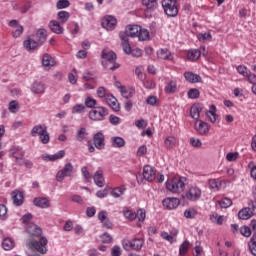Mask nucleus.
Listing matches in <instances>:
<instances>
[{"label": "nucleus", "mask_w": 256, "mask_h": 256, "mask_svg": "<svg viewBox=\"0 0 256 256\" xmlns=\"http://www.w3.org/2000/svg\"><path fill=\"white\" fill-rule=\"evenodd\" d=\"M87 129L80 128L76 134L77 141H84V139H87Z\"/></svg>", "instance_id": "nucleus-48"}, {"label": "nucleus", "mask_w": 256, "mask_h": 256, "mask_svg": "<svg viewBox=\"0 0 256 256\" xmlns=\"http://www.w3.org/2000/svg\"><path fill=\"white\" fill-rule=\"evenodd\" d=\"M69 17H71V14L67 11H60L58 12V19L60 20V23H67L69 21Z\"/></svg>", "instance_id": "nucleus-44"}, {"label": "nucleus", "mask_w": 256, "mask_h": 256, "mask_svg": "<svg viewBox=\"0 0 256 256\" xmlns=\"http://www.w3.org/2000/svg\"><path fill=\"white\" fill-rule=\"evenodd\" d=\"M0 219L5 221L7 219V206L0 204Z\"/></svg>", "instance_id": "nucleus-58"}, {"label": "nucleus", "mask_w": 256, "mask_h": 256, "mask_svg": "<svg viewBox=\"0 0 256 256\" xmlns=\"http://www.w3.org/2000/svg\"><path fill=\"white\" fill-rule=\"evenodd\" d=\"M184 78L188 81V83H201V77L193 72H185Z\"/></svg>", "instance_id": "nucleus-29"}, {"label": "nucleus", "mask_w": 256, "mask_h": 256, "mask_svg": "<svg viewBox=\"0 0 256 256\" xmlns=\"http://www.w3.org/2000/svg\"><path fill=\"white\" fill-rule=\"evenodd\" d=\"M188 201H197L201 199V189L199 187H191L188 192L184 195Z\"/></svg>", "instance_id": "nucleus-11"}, {"label": "nucleus", "mask_w": 256, "mask_h": 256, "mask_svg": "<svg viewBox=\"0 0 256 256\" xmlns=\"http://www.w3.org/2000/svg\"><path fill=\"white\" fill-rule=\"evenodd\" d=\"M47 243H49V241L45 236H41L39 241L35 239H29L27 241L28 247L34 249L38 253H41V255H45L47 253Z\"/></svg>", "instance_id": "nucleus-3"}, {"label": "nucleus", "mask_w": 256, "mask_h": 256, "mask_svg": "<svg viewBox=\"0 0 256 256\" xmlns=\"http://www.w3.org/2000/svg\"><path fill=\"white\" fill-rule=\"evenodd\" d=\"M26 231L27 233H29V235H32L33 237H39L43 234V230L41 229V227L33 223L27 225Z\"/></svg>", "instance_id": "nucleus-19"}, {"label": "nucleus", "mask_w": 256, "mask_h": 256, "mask_svg": "<svg viewBox=\"0 0 256 256\" xmlns=\"http://www.w3.org/2000/svg\"><path fill=\"white\" fill-rule=\"evenodd\" d=\"M218 205H220L222 209H228V207L233 205V201H231L230 198H223L222 200L218 201Z\"/></svg>", "instance_id": "nucleus-47"}, {"label": "nucleus", "mask_w": 256, "mask_h": 256, "mask_svg": "<svg viewBox=\"0 0 256 256\" xmlns=\"http://www.w3.org/2000/svg\"><path fill=\"white\" fill-rule=\"evenodd\" d=\"M85 112V105L83 104H76L73 108H72V113L75 115L77 113H84Z\"/></svg>", "instance_id": "nucleus-54"}, {"label": "nucleus", "mask_w": 256, "mask_h": 256, "mask_svg": "<svg viewBox=\"0 0 256 256\" xmlns=\"http://www.w3.org/2000/svg\"><path fill=\"white\" fill-rule=\"evenodd\" d=\"M12 199H13V203L14 205H16V207H20V205H23V192L21 191H13L12 192Z\"/></svg>", "instance_id": "nucleus-25"}, {"label": "nucleus", "mask_w": 256, "mask_h": 256, "mask_svg": "<svg viewBox=\"0 0 256 256\" xmlns=\"http://www.w3.org/2000/svg\"><path fill=\"white\" fill-rule=\"evenodd\" d=\"M158 59H162L163 61H173V54L167 48H162L157 51Z\"/></svg>", "instance_id": "nucleus-21"}, {"label": "nucleus", "mask_w": 256, "mask_h": 256, "mask_svg": "<svg viewBox=\"0 0 256 256\" xmlns=\"http://www.w3.org/2000/svg\"><path fill=\"white\" fill-rule=\"evenodd\" d=\"M239 159V153L238 152H229L226 155V160L227 161H237Z\"/></svg>", "instance_id": "nucleus-61"}, {"label": "nucleus", "mask_w": 256, "mask_h": 256, "mask_svg": "<svg viewBox=\"0 0 256 256\" xmlns=\"http://www.w3.org/2000/svg\"><path fill=\"white\" fill-rule=\"evenodd\" d=\"M185 183H187V178L175 177L166 182V188L168 191H171V193H181L185 191Z\"/></svg>", "instance_id": "nucleus-2"}, {"label": "nucleus", "mask_w": 256, "mask_h": 256, "mask_svg": "<svg viewBox=\"0 0 256 256\" xmlns=\"http://www.w3.org/2000/svg\"><path fill=\"white\" fill-rule=\"evenodd\" d=\"M142 5L146 8V13H149V11H155L159 6L157 0H142Z\"/></svg>", "instance_id": "nucleus-26"}, {"label": "nucleus", "mask_w": 256, "mask_h": 256, "mask_svg": "<svg viewBox=\"0 0 256 256\" xmlns=\"http://www.w3.org/2000/svg\"><path fill=\"white\" fill-rule=\"evenodd\" d=\"M122 97H124L125 99H131V97H133V95H135V89L133 88H129L127 89L126 87L121 88L120 91Z\"/></svg>", "instance_id": "nucleus-42"}, {"label": "nucleus", "mask_w": 256, "mask_h": 256, "mask_svg": "<svg viewBox=\"0 0 256 256\" xmlns=\"http://www.w3.org/2000/svg\"><path fill=\"white\" fill-rule=\"evenodd\" d=\"M68 81L71 85H75V83H77V69H73L72 72L68 74Z\"/></svg>", "instance_id": "nucleus-50"}, {"label": "nucleus", "mask_w": 256, "mask_h": 256, "mask_svg": "<svg viewBox=\"0 0 256 256\" xmlns=\"http://www.w3.org/2000/svg\"><path fill=\"white\" fill-rule=\"evenodd\" d=\"M2 247L5 251H11L15 247V242L11 238H5L2 242Z\"/></svg>", "instance_id": "nucleus-41"}, {"label": "nucleus", "mask_w": 256, "mask_h": 256, "mask_svg": "<svg viewBox=\"0 0 256 256\" xmlns=\"http://www.w3.org/2000/svg\"><path fill=\"white\" fill-rule=\"evenodd\" d=\"M105 103L113 109V111H119L121 109V106H119V102L117 101V98L113 95L106 96V99H104Z\"/></svg>", "instance_id": "nucleus-20"}, {"label": "nucleus", "mask_w": 256, "mask_h": 256, "mask_svg": "<svg viewBox=\"0 0 256 256\" xmlns=\"http://www.w3.org/2000/svg\"><path fill=\"white\" fill-rule=\"evenodd\" d=\"M165 93H177V80H169L164 88Z\"/></svg>", "instance_id": "nucleus-30"}, {"label": "nucleus", "mask_w": 256, "mask_h": 256, "mask_svg": "<svg viewBox=\"0 0 256 256\" xmlns=\"http://www.w3.org/2000/svg\"><path fill=\"white\" fill-rule=\"evenodd\" d=\"M131 242H132V249L134 251H141V249H143V244L145 243L143 238H134L133 240H131Z\"/></svg>", "instance_id": "nucleus-38"}, {"label": "nucleus", "mask_w": 256, "mask_h": 256, "mask_svg": "<svg viewBox=\"0 0 256 256\" xmlns=\"http://www.w3.org/2000/svg\"><path fill=\"white\" fill-rule=\"evenodd\" d=\"M72 173H73V164L67 163L64 166V168L57 173L56 179L57 181L61 182L65 179V177H71Z\"/></svg>", "instance_id": "nucleus-10"}, {"label": "nucleus", "mask_w": 256, "mask_h": 256, "mask_svg": "<svg viewBox=\"0 0 256 256\" xmlns=\"http://www.w3.org/2000/svg\"><path fill=\"white\" fill-rule=\"evenodd\" d=\"M23 45L27 51H35V49L40 46L39 42L35 41L32 38H28L27 40H25Z\"/></svg>", "instance_id": "nucleus-28"}, {"label": "nucleus", "mask_w": 256, "mask_h": 256, "mask_svg": "<svg viewBox=\"0 0 256 256\" xmlns=\"http://www.w3.org/2000/svg\"><path fill=\"white\" fill-rule=\"evenodd\" d=\"M95 148L99 151L105 149V134H103V132H97L96 134H94L93 143H91V141H88L89 153H95Z\"/></svg>", "instance_id": "nucleus-4"}, {"label": "nucleus", "mask_w": 256, "mask_h": 256, "mask_svg": "<svg viewBox=\"0 0 256 256\" xmlns=\"http://www.w3.org/2000/svg\"><path fill=\"white\" fill-rule=\"evenodd\" d=\"M18 107H19V104L15 100H12L8 105V109H9L10 113H17Z\"/></svg>", "instance_id": "nucleus-60"}, {"label": "nucleus", "mask_w": 256, "mask_h": 256, "mask_svg": "<svg viewBox=\"0 0 256 256\" xmlns=\"http://www.w3.org/2000/svg\"><path fill=\"white\" fill-rule=\"evenodd\" d=\"M93 179L97 187H105V178L103 177V172L101 171L95 172Z\"/></svg>", "instance_id": "nucleus-31"}, {"label": "nucleus", "mask_w": 256, "mask_h": 256, "mask_svg": "<svg viewBox=\"0 0 256 256\" xmlns=\"http://www.w3.org/2000/svg\"><path fill=\"white\" fill-rule=\"evenodd\" d=\"M203 111V106L199 103L193 104L190 108V116L195 121H199V117H201V112Z\"/></svg>", "instance_id": "nucleus-18"}, {"label": "nucleus", "mask_w": 256, "mask_h": 256, "mask_svg": "<svg viewBox=\"0 0 256 256\" xmlns=\"http://www.w3.org/2000/svg\"><path fill=\"white\" fill-rule=\"evenodd\" d=\"M236 69L239 75H242V77H246L247 75H249V69L247 68V66L240 65Z\"/></svg>", "instance_id": "nucleus-53"}, {"label": "nucleus", "mask_w": 256, "mask_h": 256, "mask_svg": "<svg viewBox=\"0 0 256 256\" xmlns=\"http://www.w3.org/2000/svg\"><path fill=\"white\" fill-rule=\"evenodd\" d=\"M194 129L198 135H207L211 129L209 123L203 120H196L194 123Z\"/></svg>", "instance_id": "nucleus-7"}, {"label": "nucleus", "mask_w": 256, "mask_h": 256, "mask_svg": "<svg viewBox=\"0 0 256 256\" xmlns=\"http://www.w3.org/2000/svg\"><path fill=\"white\" fill-rule=\"evenodd\" d=\"M146 103L152 107H155L159 105V100L157 99V96H149L146 100Z\"/></svg>", "instance_id": "nucleus-57"}, {"label": "nucleus", "mask_w": 256, "mask_h": 256, "mask_svg": "<svg viewBox=\"0 0 256 256\" xmlns=\"http://www.w3.org/2000/svg\"><path fill=\"white\" fill-rule=\"evenodd\" d=\"M211 33H200L198 34V39L202 41V43H205V41H211Z\"/></svg>", "instance_id": "nucleus-59"}, {"label": "nucleus", "mask_w": 256, "mask_h": 256, "mask_svg": "<svg viewBox=\"0 0 256 256\" xmlns=\"http://www.w3.org/2000/svg\"><path fill=\"white\" fill-rule=\"evenodd\" d=\"M9 155L12 159H15L16 161H23V159H25V151L17 146H13L9 150Z\"/></svg>", "instance_id": "nucleus-13"}, {"label": "nucleus", "mask_w": 256, "mask_h": 256, "mask_svg": "<svg viewBox=\"0 0 256 256\" xmlns=\"http://www.w3.org/2000/svg\"><path fill=\"white\" fill-rule=\"evenodd\" d=\"M36 40L37 43L43 45L45 41H47V30L46 29H39L36 33Z\"/></svg>", "instance_id": "nucleus-36"}, {"label": "nucleus", "mask_w": 256, "mask_h": 256, "mask_svg": "<svg viewBox=\"0 0 256 256\" xmlns=\"http://www.w3.org/2000/svg\"><path fill=\"white\" fill-rule=\"evenodd\" d=\"M49 27L53 33H56L57 35H61L63 33L64 29L61 27V24L55 20L51 21L49 24Z\"/></svg>", "instance_id": "nucleus-37"}, {"label": "nucleus", "mask_w": 256, "mask_h": 256, "mask_svg": "<svg viewBox=\"0 0 256 256\" xmlns=\"http://www.w3.org/2000/svg\"><path fill=\"white\" fill-rule=\"evenodd\" d=\"M253 204V202H251ZM253 211H255V205H252V209L247 207L238 212L239 219L247 221V219H251L253 217Z\"/></svg>", "instance_id": "nucleus-17"}, {"label": "nucleus", "mask_w": 256, "mask_h": 256, "mask_svg": "<svg viewBox=\"0 0 256 256\" xmlns=\"http://www.w3.org/2000/svg\"><path fill=\"white\" fill-rule=\"evenodd\" d=\"M65 157V151L60 150L58 153L54 155L44 154L42 155L43 161H57L59 159H63Z\"/></svg>", "instance_id": "nucleus-24"}, {"label": "nucleus", "mask_w": 256, "mask_h": 256, "mask_svg": "<svg viewBox=\"0 0 256 256\" xmlns=\"http://www.w3.org/2000/svg\"><path fill=\"white\" fill-rule=\"evenodd\" d=\"M206 117L209 119L210 123H217V107L212 104L208 111H206Z\"/></svg>", "instance_id": "nucleus-23"}, {"label": "nucleus", "mask_w": 256, "mask_h": 256, "mask_svg": "<svg viewBox=\"0 0 256 256\" xmlns=\"http://www.w3.org/2000/svg\"><path fill=\"white\" fill-rule=\"evenodd\" d=\"M240 233L243 237H251V228L248 226H243L240 228Z\"/></svg>", "instance_id": "nucleus-62"}, {"label": "nucleus", "mask_w": 256, "mask_h": 256, "mask_svg": "<svg viewBox=\"0 0 256 256\" xmlns=\"http://www.w3.org/2000/svg\"><path fill=\"white\" fill-rule=\"evenodd\" d=\"M162 8L167 17H177L179 15L177 0H162Z\"/></svg>", "instance_id": "nucleus-5"}, {"label": "nucleus", "mask_w": 256, "mask_h": 256, "mask_svg": "<svg viewBox=\"0 0 256 256\" xmlns=\"http://www.w3.org/2000/svg\"><path fill=\"white\" fill-rule=\"evenodd\" d=\"M33 205L40 209H49V207H51V201L46 197H36L33 200Z\"/></svg>", "instance_id": "nucleus-14"}, {"label": "nucleus", "mask_w": 256, "mask_h": 256, "mask_svg": "<svg viewBox=\"0 0 256 256\" xmlns=\"http://www.w3.org/2000/svg\"><path fill=\"white\" fill-rule=\"evenodd\" d=\"M85 105H86V107H89L90 109H93V107H95L97 105V100H95L92 97H87L85 99Z\"/></svg>", "instance_id": "nucleus-55"}, {"label": "nucleus", "mask_w": 256, "mask_h": 256, "mask_svg": "<svg viewBox=\"0 0 256 256\" xmlns=\"http://www.w3.org/2000/svg\"><path fill=\"white\" fill-rule=\"evenodd\" d=\"M125 191H127L125 186L116 187L111 191L110 195H112L114 199H119V197H121Z\"/></svg>", "instance_id": "nucleus-39"}, {"label": "nucleus", "mask_w": 256, "mask_h": 256, "mask_svg": "<svg viewBox=\"0 0 256 256\" xmlns=\"http://www.w3.org/2000/svg\"><path fill=\"white\" fill-rule=\"evenodd\" d=\"M248 249L250 253L256 256V233H254L248 242Z\"/></svg>", "instance_id": "nucleus-40"}, {"label": "nucleus", "mask_w": 256, "mask_h": 256, "mask_svg": "<svg viewBox=\"0 0 256 256\" xmlns=\"http://www.w3.org/2000/svg\"><path fill=\"white\" fill-rule=\"evenodd\" d=\"M142 175L145 181H148V183H151L152 181H155L157 170H155V168L151 165H145L143 168Z\"/></svg>", "instance_id": "nucleus-8"}, {"label": "nucleus", "mask_w": 256, "mask_h": 256, "mask_svg": "<svg viewBox=\"0 0 256 256\" xmlns=\"http://www.w3.org/2000/svg\"><path fill=\"white\" fill-rule=\"evenodd\" d=\"M163 207H165V209H168L169 211L173 210V209H177V207H179V205L181 204V201L179 200V198H165L162 201Z\"/></svg>", "instance_id": "nucleus-12"}, {"label": "nucleus", "mask_w": 256, "mask_h": 256, "mask_svg": "<svg viewBox=\"0 0 256 256\" xmlns=\"http://www.w3.org/2000/svg\"><path fill=\"white\" fill-rule=\"evenodd\" d=\"M123 215L124 217H126V219H129L130 221H135V219H137V213L131 210H124Z\"/></svg>", "instance_id": "nucleus-51"}, {"label": "nucleus", "mask_w": 256, "mask_h": 256, "mask_svg": "<svg viewBox=\"0 0 256 256\" xmlns=\"http://www.w3.org/2000/svg\"><path fill=\"white\" fill-rule=\"evenodd\" d=\"M139 31H141V26H139V25H128L126 27L125 31L120 32V33H125L126 36H127V39H129V37H138Z\"/></svg>", "instance_id": "nucleus-16"}, {"label": "nucleus", "mask_w": 256, "mask_h": 256, "mask_svg": "<svg viewBox=\"0 0 256 256\" xmlns=\"http://www.w3.org/2000/svg\"><path fill=\"white\" fill-rule=\"evenodd\" d=\"M47 132V126L46 125H36L31 130L32 137H37V135L40 137V135H43Z\"/></svg>", "instance_id": "nucleus-27"}, {"label": "nucleus", "mask_w": 256, "mask_h": 256, "mask_svg": "<svg viewBox=\"0 0 256 256\" xmlns=\"http://www.w3.org/2000/svg\"><path fill=\"white\" fill-rule=\"evenodd\" d=\"M42 65L44 67H55V59L49 54H44L42 57Z\"/></svg>", "instance_id": "nucleus-35"}, {"label": "nucleus", "mask_w": 256, "mask_h": 256, "mask_svg": "<svg viewBox=\"0 0 256 256\" xmlns=\"http://www.w3.org/2000/svg\"><path fill=\"white\" fill-rule=\"evenodd\" d=\"M102 65L105 67V69H108L109 71H115V69H119V64H117L115 61H117V54L111 50H103L102 55Z\"/></svg>", "instance_id": "nucleus-1"}, {"label": "nucleus", "mask_w": 256, "mask_h": 256, "mask_svg": "<svg viewBox=\"0 0 256 256\" xmlns=\"http://www.w3.org/2000/svg\"><path fill=\"white\" fill-rule=\"evenodd\" d=\"M184 217L186 219H195L197 217V210L195 208H188L184 211Z\"/></svg>", "instance_id": "nucleus-43"}, {"label": "nucleus", "mask_w": 256, "mask_h": 256, "mask_svg": "<svg viewBox=\"0 0 256 256\" xmlns=\"http://www.w3.org/2000/svg\"><path fill=\"white\" fill-rule=\"evenodd\" d=\"M187 95H188V99H199L201 92H199V89L197 88H191L188 91Z\"/></svg>", "instance_id": "nucleus-46"}, {"label": "nucleus", "mask_w": 256, "mask_h": 256, "mask_svg": "<svg viewBox=\"0 0 256 256\" xmlns=\"http://www.w3.org/2000/svg\"><path fill=\"white\" fill-rule=\"evenodd\" d=\"M109 115V110L105 107H97L89 112V117L92 121H103Z\"/></svg>", "instance_id": "nucleus-6"}, {"label": "nucleus", "mask_w": 256, "mask_h": 256, "mask_svg": "<svg viewBox=\"0 0 256 256\" xmlns=\"http://www.w3.org/2000/svg\"><path fill=\"white\" fill-rule=\"evenodd\" d=\"M102 27L106 31H114L115 27H117V18L111 15L104 17L102 19Z\"/></svg>", "instance_id": "nucleus-9"}, {"label": "nucleus", "mask_w": 256, "mask_h": 256, "mask_svg": "<svg viewBox=\"0 0 256 256\" xmlns=\"http://www.w3.org/2000/svg\"><path fill=\"white\" fill-rule=\"evenodd\" d=\"M137 37H138L139 41H147L149 39V31H147L146 29H142L140 27Z\"/></svg>", "instance_id": "nucleus-45"}, {"label": "nucleus", "mask_w": 256, "mask_h": 256, "mask_svg": "<svg viewBox=\"0 0 256 256\" xmlns=\"http://www.w3.org/2000/svg\"><path fill=\"white\" fill-rule=\"evenodd\" d=\"M199 57H201V50L199 49L188 50L186 54V58L188 59V61H197Z\"/></svg>", "instance_id": "nucleus-32"}, {"label": "nucleus", "mask_w": 256, "mask_h": 256, "mask_svg": "<svg viewBox=\"0 0 256 256\" xmlns=\"http://www.w3.org/2000/svg\"><path fill=\"white\" fill-rule=\"evenodd\" d=\"M178 143H179V140H177V138L173 136H168L164 140V145L166 149H173V147H177Z\"/></svg>", "instance_id": "nucleus-33"}, {"label": "nucleus", "mask_w": 256, "mask_h": 256, "mask_svg": "<svg viewBox=\"0 0 256 256\" xmlns=\"http://www.w3.org/2000/svg\"><path fill=\"white\" fill-rule=\"evenodd\" d=\"M189 241H184L179 248V255L183 256L189 251Z\"/></svg>", "instance_id": "nucleus-49"}, {"label": "nucleus", "mask_w": 256, "mask_h": 256, "mask_svg": "<svg viewBox=\"0 0 256 256\" xmlns=\"http://www.w3.org/2000/svg\"><path fill=\"white\" fill-rule=\"evenodd\" d=\"M111 145L116 149H121V147H125V139L119 136H114L111 138Z\"/></svg>", "instance_id": "nucleus-34"}, {"label": "nucleus", "mask_w": 256, "mask_h": 256, "mask_svg": "<svg viewBox=\"0 0 256 256\" xmlns=\"http://www.w3.org/2000/svg\"><path fill=\"white\" fill-rule=\"evenodd\" d=\"M45 89V84L39 81L34 82L31 87V91L34 95H43L45 93Z\"/></svg>", "instance_id": "nucleus-22"}, {"label": "nucleus", "mask_w": 256, "mask_h": 256, "mask_svg": "<svg viewBox=\"0 0 256 256\" xmlns=\"http://www.w3.org/2000/svg\"><path fill=\"white\" fill-rule=\"evenodd\" d=\"M102 243H113V236L111 234L105 232L100 236Z\"/></svg>", "instance_id": "nucleus-52"}, {"label": "nucleus", "mask_w": 256, "mask_h": 256, "mask_svg": "<svg viewBox=\"0 0 256 256\" xmlns=\"http://www.w3.org/2000/svg\"><path fill=\"white\" fill-rule=\"evenodd\" d=\"M111 255L112 256H121V247L119 246H114L111 250Z\"/></svg>", "instance_id": "nucleus-64"}, {"label": "nucleus", "mask_w": 256, "mask_h": 256, "mask_svg": "<svg viewBox=\"0 0 256 256\" xmlns=\"http://www.w3.org/2000/svg\"><path fill=\"white\" fill-rule=\"evenodd\" d=\"M119 37L122 41L121 46L124 53H126V55H131V44H129V38H127V34L120 32Z\"/></svg>", "instance_id": "nucleus-15"}, {"label": "nucleus", "mask_w": 256, "mask_h": 256, "mask_svg": "<svg viewBox=\"0 0 256 256\" xmlns=\"http://www.w3.org/2000/svg\"><path fill=\"white\" fill-rule=\"evenodd\" d=\"M136 217L138 218V220L143 223V221H145V217H146V213H145V209L140 208L137 211Z\"/></svg>", "instance_id": "nucleus-63"}, {"label": "nucleus", "mask_w": 256, "mask_h": 256, "mask_svg": "<svg viewBox=\"0 0 256 256\" xmlns=\"http://www.w3.org/2000/svg\"><path fill=\"white\" fill-rule=\"evenodd\" d=\"M71 5V3L69 2V0H59L57 2V9H67V7H69Z\"/></svg>", "instance_id": "nucleus-56"}]
</instances>
